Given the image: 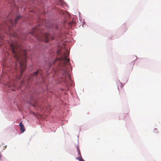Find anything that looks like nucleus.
I'll use <instances>...</instances> for the list:
<instances>
[{"label":"nucleus","mask_w":161,"mask_h":161,"mask_svg":"<svg viewBox=\"0 0 161 161\" xmlns=\"http://www.w3.org/2000/svg\"><path fill=\"white\" fill-rule=\"evenodd\" d=\"M10 47L16 61V65L17 66L19 64L20 67L21 75L26 67V52L25 50H19V47L17 45L11 44Z\"/></svg>","instance_id":"obj_1"},{"label":"nucleus","mask_w":161,"mask_h":161,"mask_svg":"<svg viewBox=\"0 0 161 161\" xmlns=\"http://www.w3.org/2000/svg\"><path fill=\"white\" fill-rule=\"evenodd\" d=\"M69 56V53L66 51L64 54V55L60 58H56L54 62L57 61H59L60 64H62L63 66H65L66 64H67L69 62L70 59L67 58V57Z\"/></svg>","instance_id":"obj_2"},{"label":"nucleus","mask_w":161,"mask_h":161,"mask_svg":"<svg viewBox=\"0 0 161 161\" xmlns=\"http://www.w3.org/2000/svg\"><path fill=\"white\" fill-rule=\"evenodd\" d=\"M40 40H44L45 42H48L50 40H53L54 38L53 36H52L48 33H45L43 35V37L42 39L41 37L39 38Z\"/></svg>","instance_id":"obj_3"},{"label":"nucleus","mask_w":161,"mask_h":161,"mask_svg":"<svg viewBox=\"0 0 161 161\" xmlns=\"http://www.w3.org/2000/svg\"><path fill=\"white\" fill-rule=\"evenodd\" d=\"M39 28L38 27H36L35 28H33L32 31L30 33L32 35L34 36L35 37L38 38V34L37 32L39 31Z\"/></svg>","instance_id":"obj_4"},{"label":"nucleus","mask_w":161,"mask_h":161,"mask_svg":"<svg viewBox=\"0 0 161 161\" xmlns=\"http://www.w3.org/2000/svg\"><path fill=\"white\" fill-rule=\"evenodd\" d=\"M20 16L19 15H18L16 16V19L14 21V22H13L12 20H10V23L13 26H14L15 24L16 23L17 21L18 20V19H19L20 18Z\"/></svg>","instance_id":"obj_5"},{"label":"nucleus","mask_w":161,"mask_h":161,"mask_svg":"<svg viewBox=\"0 0 161 161\" xmlns=\"http://www.w3.org/2000/svg\"><path fill=\"white\" fill-rule=\"evenodd\" d=\"M19 125L20 126V130L22 132H23L25 130V129L23 125L20 122L19 123Z\"/></svg>","instance_id":"obj_6"},{"label":"nucleus","mask_w":161,"mask_h":161,"mask_svg":"<svg viewBox=\"0 0 161 161\" xmlns=\"http://www.w3.org/2000/svg\"><path fill=\"white\" fill-rule=\"evenodd\" d=\"M6 147L7 145H4V143H3L0 146V150H3L6 148Z\"/></svg>","instance_id":"obj_7"},{"label":"nucleus","mask_w":161,"mask_h":161,"mask_svg":"<svg viewBox=\"0 0 161 161\" xmlns=\"http://www.w3.org/2000/svg\"><path fill=\"white\" fill-rule=\"evenodd\" d=\"M66 69V67H65L64 69V75H68V76L69 77V78H70V75H69V74H68V72L67 71Z\"/></svg>","instance_id":"obj_8"},{"label":"nucleus","mask_w":161,"mask_h":161,"mask_svg":"<svg viewBox=\"0 0 161 161\" xmlns=\"http://www.w3.org/2000/svg\"><path fill=\"white\" fill-rule=\"evenodd\" d=\"M153 132L155 133H157L158 132V130L157 128H155L153 130Z\"/></svg>","instance_id":"obj_9"},{"label":"nucleus","mask_w":161,"mask_h":161,"mask_svg":"<svg viewBox=\"0 0 161 161\" xmlns=\"http://www.w3.org/2000/svg\"><path fill=\"white\" fill-rule=\"evenodd\" d=\"M38 74V71H37L36 72H35L33 75L34 76H36Z\"/></svg>","instance_id":"obj_10"},{"label":"nucleus","mask_w":161,"mask_h":161,"mask_svg":"<svg viewBox=\"0 0 161 161\" xmlns=\"http://www.w3.org/2000/svg\"><path fill=\"white\" fill-rule=\"evenodd\" d=\"M78 159H79V161H85L81 157H80V158H77Z\"/></svg>","instance_id":"obj_11"},{"label":"nucleus","mask_w":161,"mask_h":161,"mask_svg":"<svg viewBox=\"0 0 161 161\" xmlns=\"http://www.w3.org/2000/svg\"><path fill=\"white\" fill-rule=\"evenodd\" d=\"M134 64V61H133L132 62H131L130 63V65L131 66L132 68L133 67Z\"/></svg>","instance_id":"obj_12"},{"label":"nucleus","mask_w":161,"mask_h":161,"mask_svg":"<svg viewBox=\"0 0 161 161\" xmlns=\"http://www.w3.org/2000/svg\"><path fill=\"white\" fill-rule=\"evenodd\" d=\"M77 151L78 152V153H79L80 154V150H79V147H77Z\"/></svg>","instance_id":"obj_13"},{"label":"nucleus","mask_w":161,"mask_h":161,"mask_svg":"<svg viewBox=\"0 0 161 161\" xmlns=\"http://www.w3.org/2000/svg\"><path fill=\"white\" fill-rule=\"evenodd\" d=\"M121 83V87H122L124 85H122V84H121V83Z\"/></svg>","instance_id":"obj_14"},{"label":"nucleus","mask_w":161,"mask_h":161,"mask_svg":"<svg viewBox=\"0 0 161 161\" xmlns=\"http://www.w3.org/2000/svg\"><path fill=\"white\" fill-rule=\"evenodd\" d=\"M1 155L0 154V160H1Z\"/></svg>","instance_id":"obj_15"}]
</instances>
